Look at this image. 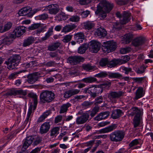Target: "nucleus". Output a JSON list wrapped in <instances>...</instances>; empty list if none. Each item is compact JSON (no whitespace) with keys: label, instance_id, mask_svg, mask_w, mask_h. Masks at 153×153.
Returning a JSON list of instances; mask_svg holds the SVG:
<instances>
[{"label":"nucleus","instance_id":"1","mask_svg":"<svg viewBox=\"0 0 153 153\" xmlns=\"http://www.w3.org/2000/svg\"><path fill=\"white\" fill-rule=\"evenodd\" d=\"M113 7L112 3L103 0L97 5L95 14L98 16L100 19H103L106 17V13L109 12Z\"/></svg>","mask_w":153,"mask_h":153},{"label":"nucleus","instance_id":"16","mask_svg":"<svg viewBox=\"0 0 153 153\" xmlns=\"http://www.w3.org/2000/svg\"><path fill=\"white\" fill-rule=\"evenodd\" d=\"M50 128V124L49 122H45L42 124L40 128L39 133L41 134L47 133Z\"/></svg>","mask_w":153,"mask_h":153},{"label":"nucleus","instance_id":"28","mask_svg":"<svg viewBox=\"0 0 153 153\" xmlns=\"http://www.w3.org/2000/svg\"><path fill=\"white\" fill-rule=\"evenodd\" d=\"M60 45V43L58 42L52 43L48 45L47 49L50 51H55L59 47Z\"/></svg>","mask_w":153,"mask_h":153},{"label":"nucleus","instance_id":"50","mask_svg":"<svg viewBox=\"0 0 153 153\" xmlns=\"http://www.w3.org/2000/svg\"><path fill=\"white\" fill-rule=\"evenodd\" d=\"M80 17L77 15L71 16L69 19L70 22H77L79 21Z\"/></svg>","mask_w":153,"mask_h":153},{"label":"nucleus","instance_id":"61","mask_svg":"<svg viewBox=\"0 0 153 153\" xmlns=\"http://www.w3.org/2000/svg\"><path fill=\"white\" fill-rule=\"evenodd\" d=\"M42 138L39 136H37L35 139L33 145L36 146L39 144L42 141Z\"/></svg>","mask_w":153,"mask_h":153},{"label":"nucleus","instance_id":"45","mask_svg":"<svg viewBox=\"0 0 153 153\" xmlns=\"http://www.w3.org/2000/svg\"><path fill=\"white\" fill-rule=\"evenodd\" d=\"M82 81L85 83H91L97 81V79L94 77H89L82 79Z\"/></svg>","mask_w":153,"mask_h":153},{"label":"nucleus","instance_id":"36","mask_svg":"<svg viewBox=\"0 0 153 153\" xmlns=\"http://www.w3.org/2000/svg\"><path fill=\"white\" fill-rule=\"evenodd\" d=\"M88 47L86 44H84L80 46L78 48L77 52L78 53L82 54L84 53Z\"/></svg>","mask_w":153,"mask_h":153},{"label":"nucleus","instance_id":"24","mask_svg":"<svg viewBox=\"0 0 153 153\" xmlns=\"http://www.w3.org/2000/svg\"><path fill=\"white\" fill-rule=\"evenodd\" d=\"M29 97L32 98L33 101V110H34L37 106L38 103L37 96V95L33 92H30L28 94Z\"/></svg>","mask_w":153,"mask_h":153},{"label":"nucleus","instance_id":"34","mask_svg":"<svg viewBox=\"0 0 153 153\" xmlns=\"http://www.w3.org/2000/svg\"><path fill=\"white\" fill-rule=\"evenodd\" d=\"M133 36L131 33H129L124 35L123 37L124 41L126 44L128 43L132 40Z\"/></svg>","mask_w":153,"mask_h":153},{"label":"nucleus","instance_id":"58","mask_svg":"<svg viewBox=\"0 0 153 153\" xmlns=\"http://www.w3.org/2000/svg\"><path fill=\"white\" fill-rule=\"evenodd\" d=\"M131 51V48L129 47L121 48L120 50V52L121 54H124L128 53Z\"/></svg>","mask_w":153,"mask_h":153},{"label":"nucleus","instance_id":"53","mask_svg":"<svg viewBox=\"0 0 153 153\" xmlns=\"http://www.w3.org/2000/svg\"><path fill=\"white\" fill-rule=\"evenodd\" d=\"M41 25V24L40 23H34L29 27H28V29L29 30H34L40 27Z\"/></svg>","mask_w":153,"mask_h":153},{"label":"nucleus","instance_id":"48","mask_svg":"<svg viewBox=\"0 0 153 153\" xmlns=\"http://www.w3.org/2000/svg\"><path fill=\"white\" fill-rule=\"evenodd\" d=\"M108 62V60L107 58H103L102 59L100 60L99 64L100 66L102 67L105 66L107 65Z\"/></svg>","mask_w":153,"mask_h":153},{"label":"nucleus","instance_id":"20","mask_svg":"<svg viewBox=\"0 0 153 153\" xmlns=\"http://www.w3.org/2000/svg\"><path fill=\"white\" fill-rule=\"evenodd\" d=\"M33 107V105H30L27 114V117L24 122V123L26 125H27L28 126L29 125L31 120Z\"/></svg>","mask_w":153,"mask_h":153},{"label":"nucleus","instance_id":"52","mask_svg":"<svg viewBox=\"0 0 153 153\" xmlns=\"http://www.w3.org/2000/svg\"><path fill=\"white\" fill-rule=\"evenodd\" d=\"M145 77H134L132 79L134 82H136L138 84L142 83V81L145 79Z\"/></svg>","mask_w":153,"mask_h":153},{"label":"nucleus","instance_id":"62","mask_svg":"<svg viewBox=\"0 0 153 153\" xmlns=\"http://www.w3.org/2000/svg\"><path fill=\"white\" fill-rule=\"evenodd\" d=\"M122 71H123L126 74H127L131 72L132 71V69L130 68H127L125 67H122L121 68Z\"/></svg>","mask_w":153,"mask_h":153},{"label":"nucleus","instance_id":"23","mask_svg":"<svg viewBox=\"0 0 153 153\" xmlns=\"http://www.w3.org/2000/svg\"><path fill=\"white\" fill-rule=\"evenodd\" d=\"M116 126L115 124H113L111 125L102 128L99 131L100 133H108L111 132L116 128Z\"/></svg>","mask_w":153,"mask_h":153},{"label":"nucleus","instance_id":"8","mask_svg":"<svg viewBox=\"0 0 153 153\" xmlns=\"http://www.w3.org/2000/svg\"><path fill=\"white\" fill-rule=\"evenodd\" d=\"M124 93L122 91H111L108 94V97L113 102H116L117 99L120 98L124 95Z\"/></svg>","mask_w":153,"mask_h":153},{"label":"nucleus","instance_id":"63","mask_svg":"<svg viewBox=\"0 0 153 153\" xmlns=\"http://www.w3.org/2000/svg\"><path fill=\"white\" fill-rule=\"evenodd\" d=\"M49 55L52 58H55L56 59H59V57L57 52H50L49 53Z\"/></svg>","mask_w":153,"mask_h":153},{"label":"nucleus","instance_id":"19","mask_svg":"<svg viewBox=\"0 0 153 153\" xmlns=\"http://www.w3.org/2000/svg\"><path fill=\"white\" fill-rule=\"evenodd\" d=\"M107 33L105 30L103 28L100 27L95 30L94 35L95 36H98L100 38L106 36Z\"/></svg>","mask_w":153,"mask_h":153},{"label":"nucleus","instance_id":"9","mask_svg":"<svg viewBox=\"0 0 153 153\" xmlns=\"http://www.w3.org/2000/svg\"><path fill=\"white\" fill-rule=\"evenodd\" d=\"M116 16L120 18V23L122 24H125L130 19L131 13L124 12L122 16L120 12H118L116 13Z\"/></svg>","mask_w":153,"mask_h":153},{"label":"nucleus","instance_id":"38","mask_svg":"<svg viewBox=\"0 0 153 153\" xmlns=\"http://www.w3.org/2000/svg\"><path fill=\"white\" fill-rule=\"evenodd\" d=\"M71 106V104L68 102L62 105L61 106L59 113H64L66 112L68 110V108Z\"/></svg>","mask_w":153,"mask_h":153},{"label":"nucleus","instance_id":"49","mask_svg":"<svg viewBox=\"0 0 153 153\" xmlns=\"http://www.w3.org/2000/svg\"><path fill=\"white\" fill-rule=\"evenodd\" d=\"M99 110V107H94L91 111H88L89 112V115L92 117L94 116L98 111Z\"/></svg>","mask_w":153,"mask_h":153},{"label":"nucleus","instance_id":"10","mask_svg":"<svg viewBox=\"0 0 153 153\" xmlns=\"http://www.w3.org/2000/svg\"><path fill=\"white\" fill-rule=\"evenodd\" d=\"M89 112L87 111L83 113L80 116L78 117L76 119V123L77 125L83 124L86 123L89 117Z\"/></svg>","mask_w":153,"mask_h":153},{"label":"nucleus","instance_id":"46","mask_svg":"<svg viewBox=\"0 0 153 153\" xmlns=\"http://www.w3.org/2000/svg\"><path fill=\"white\" fill-rule=\"evenodd\" d=\"M108 77L111 78H118L122 77V75L117 73H110L108 75Z\"/></svg>","mask_w":153,"mask_h":153},{"label":"nucleus","instance_id":"39","mask_svg":"<svg viewBox=\"0 0 153 153\" xmlns=\"http://www.w3.org/2000/svg\"><path fill=\"white\" fill-rule=\"evenodd\" d=\"M95 97L101 94L103 92V88L100 85H95Z\"/></svg>","mask_w":153,"mask_h":153},{"label":"nucleus","instance_id":"35","mask_svg":"<svg viewBox=\"0 0 153 153\" xmlns=\"http://www.w3.org/2000/svg\"><path fill=\"white\" fill-rule=\"evenodd\" d=\"M144 42L143 39L141 37H138L135 39L132 42V45L135 46L141 45Z\"/></svg>","mask_w":153,"mask_h":153},{"label":"nucleus","instance_id":"4","mask_svg":"<svg viewBox=\"0 0 153 153\" xmlns=\"http://www.w3.org/2000/svg\"><path fill=\"white\" fill-rule=\"evenodd\" d=\"M20 58L19 56L15 55L8 59L7 61L5 62L7 65V68L9 70L14 69L18 65Z\"/></svg>","mask_w":153,"mask_h":153},{"label":"nucleus","instance_id":"22","mask_svg":"<svg viewBox=\"0 0 153 153\" xmlns=\"http://www.w3.org/2000/svg\"><path fill=\"white\" fill-rule=\"evenodd\" d=\"M79 92V90L72 89L71 90L65 91L64 94V96L65 98H68L73 95L78 94Z\"/></svg>","mask_w":153,"mask_h":153},{"label":"nucleus","instance_id":"31","mask_svg":"<svg viewBox=\"0 0 153 153\" xmlns=\"http://www.w3.org/2000/svg\"><path fill=\"white\" fill-rule=\"evenodd\" d=\"M76 27V26L75 24L66 25L63 27L62 31L65 33L69 32L75 28Z\"/></svg>","mask_w":153,"mask_h":153},{"label":"nucleus","instance_id":"17","mask_svg":"<svg viewBox=\"0 0 153 153\" xmlns=\"http://www.w3.org/2000/svg\"><path fill=\"white\" fill-rule=\"evenodd\" d=\"M39 74V73L35 72L28 75L27 76V81L30 84L34 83L38 80Z\"/></svg>","mask_w":153,"mask_h":153},{"label":"nucleus","instance_id":"11","mask_svg":"<svg viewBox=\"0 0 153 153\" xmlns=\"http://www.w3.org/2000/svg\"><path fill=\"white\" fill-rule=\"evenodd\" d=\"M84 60L83 57L77 56H69L67 59V62L71 65H76L81 62H83Z\"/></svg>","mask_w":153,"mask_h":153},{"label":"nucleus","instance_id":"59","mask_svg":"<svg viewBox=\"0 0 153 153\" xmlns=\"http://www.w3.org/2000/svg\"><path fill=\"white\" fill-rule=\"evenodd\" d=\"M103 100V97L101 96L97 97L95 100V104L97 105L102 103Z\"/></svg>","mask_w":153,"mask_h":153},{"label":"nucleus","instance_id":"7","mask_svg":"<svg viewBox=\"0 0 153 153\" xmlns=\"http://www.w3.org/2000/svg\"><path fill=\"white\" fill-rule=\"evenodd\" d=\"M129 58L128 56H124L123 59H114L111 61L108 60V67L110 68L114 67L117 65H121L125 64L129 60Z\"/></svg>","mask_w":153,"mask_h":153},{"label":"nucleus","instance_id":"42","mask_svg":"<svg viewBox=\"0 0 153 153\" xmlns=\"http://www.w3.org/2000/svg\"><path fill=\"white\" fill-rule=\"evenodd\" d=\"M82 67L83 69L89 71L90 70H93L95 67V66H91L89 64H83L82 65Z\"/></svg>","mask_w":153,"mask_h":153},{"label":"nucleus","instance_id":"29","mask_svg":"<svg viewBox=\"0 0 153 153\" xmlns=\"http://www.w3.org/2000/svg\"><path fill=\"white\" fill-rule=\"evenodd\" d=\"M109 115L107 112H104L100 113L94 118L95 120L100 121L107 117Z\"/></svg>","mask_w":153,"mask_h":153},{"label":"nucleus","instance_id":"2","mask_svg":"<svg viewBox=\"0 0 153 153\" xmlns=\"http://www.w3.org/2000/svg\"><path fill=\"white\" fill-rule=\"evenodd\" d=\"M129 115H135L133 120V124L134 128L137 127L140 125L141 117L142 111L136 107H133L128 111Z\"/></svg>","mask_w":153,"mask_h":153},{"label":"nucleus","instance_id":"51","mask_svg":"<svg viewBox=\"0 0 153 153\" xmlns=\"http://www.w3.org/2000/svg\"><path fill=\"white\" fill-rule=\"evenodd\" d=\"M12 24L10 22H7L4 26V28L2 31H0L1 33H3L6 31L10 29L12 26Z\"/></svg>","mask_w":153,"mask_h":153},{"label":"nucleus","instance_id":"12","mask_svg":"<svg viewBox=\"0 0 153 153\" xmlns=\"http://www.w3.org/2000/svg\"><path fill=\"white\" fill-rule=\"evenodd\" d=\"M26 28L23 26L18 27L13 30L10 34V37L15 38L16 37H19L22 35L26 31Z\"/></svg>","mask_w":153,"mask_h":153},{"label":"nucleus","instance_id":"41","mask_svg":"<svg viewBox=\"0 0 153 153\" xmlns=\"http://www.w3.org/2000/svg\"><path fill=\"white\" fill-rule=\"evenodd\" d=\"M94 23L91 22L87 21L84 23V26L86 29L91 30L94 27Z\"/></svg>","mask_w":153,"mask_h":153},{"label":"nucleus","instance_id":"18","mask_svg":"<svg viewBox=\"0 0 153 153\" xmlns=\"http://www.w3.org/2000/svg\"><path fill=\"white\" fill-rule=\"evenodd\" d=\"M33 140V137L32 136H29L27 137L23 145L22 150L24 151L31 144Z\"/></svg>","mask_w":153,"mask_h":153},{"label":"nucleus","instance_id":"60","mask_svg":"<svg viewBox=\"0 0 153 153\" xmlns=\"http://www.w3.org/2000/svg\"><path fill=\"white\" fill-rule=\"evenodd\" d=\"M108 75L107 72L104 71L100 72V73L96 74L95 76L98 78H102L105 77Z\"/></svg>","mask_w":153,"mask_h":153},{"label":"nucleus","instance_id":"14","mask_svg":"<svg viewBox=\"0 0 153 153\" xmlns=\"http://www.w3.org/2000/svg\"><path fill=\"white\" fill-rule=\"evenodd\" d=\"M100 43L97 41H91L89 46L90 51L91 52L94 53L97 52L100 49Z\"/></svg>","mask_w":153,"mask_h":153},{"label":"nucleus","instance_id":"21","mask_svg":"<svg viewBox=\"0 0 153 153\" xmlns=\"http://www.w3.org/2000/svg\"><path fill=\"white\" fill-rule=\"evenodd\" d=\"M95 85H92L87 88H85L83 90V92L85 94H89L91 97L95 98Z\"/></svg>","mask_w":153,"mask_h":153},{"label":"nucleus","instance_id":"47","mask_svg":"<svg viewBox=\"0 0 153 153\" xmlns=\"http://www.w3.org/2000/svg\"><path fill=\"white\" fill-rule=\"evenodd\" d=\"M111 84V82L108 81H105L103 82L100 85L102 88H105L107 89H108Z\"/></svg>","mask_w":153,"mask_h":153},{"label":"nucleus","instance_id":"25","mask_svg":"<svg viewBox=\"0 0 153 153\" xmlns=\"http://www.w3.org/2000/svg\"><path fill=\"white\" fill-rule=\"evenodd\" d=\"M123 114V113L121 110L116 109L112 111L111 117L114 119H117L120 117Z\"/></svg>","mask_w":153,"mask_h":153},{"label":"nucleus","instance_id":"3","mask_svg":"<svg viewBox=\"0 0 153 153\" xmlns=\"http://www.w3.org/2000/svg\"><path fill=\"white\" fill-rule=\"evenodd\" d=\"M54 98L55 94L52 91L44 90L40 93V102L42 103H49L52 102Z\"/></svg>","mask_w":153,"mask_h":153},{"label":"nucleus","instance_id":"57","mask_svg":"<svg viewBox=\"0 0 153 153\" xmlns=\"http://www.w3.org/2000/svg\"><path fill=\"white\" fill-rule=\"evenodd\" d=\"M134 0H124L119 1L118 2V4L121 5H125L129 3L132 4V3L133 2Z\"/></svg>","mask_w":153,"mask_h":153},{"label":"nucleus","instance_id":"40","mask_svg":"<svg viewBox=\"0 0 153 153\" xmlns=\"http://www.w3.org/2000/svg\"><path fill=\"white\" fill-rule=\"evenodd\" d=\"M25 71H26L25 70H23L18 72L12 73L8 76V78L9 79H13L16 78L18 75L19 74L22 72H24Z\"/></svg>","mask_w":153,"mask_h":153},{"label":"nucleus","instance_id":"5","mask_svg":"<svg viewBox=\"0 0 153 153\" xmlns=\"http://www.w3.org/2000/svg\"><path fill=\"white\" fill-rule=\"evenodd\" d=\"M125 135V132L122 131L117 130L114 131L109 135V139L112 142H115L121 141Z\"/></svg>","mask_w":153,"mask_h":153},{"label":"nucleus","instance_id":"27","mask_svg":"<svg viewBox=\"0 0 153 153\" xmlns=\"http://www.w3.org/2000/svg\"><path fill=\"white\" fill-rule=\"evenodd\" d=\"M141 140L140 139H135L133 140L129 144V148L131 150H133L134 149H137L138 148H140V146H136L135 147H134V146L137 145L138 144H139L140 143V141Z\"/></svg>","mask_w":153,"mask_h":153},{"label":"nucleus","instance_id":"30","mask_svg":"<svg viewBox=\"0 0 153 153\" xmlns=\"http://www.w3.org/2000/svg\"><path fill=\"white\" fill-rule=\"evenodd\" d=\"M35 40L34 37L32 36L29 37L24 40L22 46L25 47L33 43Z\"/></svg>","mask_w":153,"mask_h":153},{"label":"nucleus","instance_id":"15","mask_svg":"<svg viewBox=\"0 0 153 153\" xmlns=\"http://www.w3.org/2000/svg\"><path fill=\"white\" fill-rule=\"evenodd\" d=\"M49 13L51 14H56L59 11V6L56 4H51L46 7Z\"/></svg>","mask_w":153,"mask_h":153},{"label":"nucleus","instance_id":"6","mask_svg":"<svg viewBox=\"0 0 153 153\" xmlns=\"http://www.w3.org/2000/svg\"><path fill=\"white\" fill-rule=\"evenodd\" d=\"M116 48L115 42L113 41L104 42L102 46V49L104 52L109 53L114 51Z\"/></svg>","mask_w":153,"mask_h":153},{"label":"nucleus","instance_id":"64","mask_svg":"<svg viewBox=\"0 0 153 153\" xmlns=\"http://www.w3.org/2000/svg\"><path fill=\"white\" fill-rule=\"evenodd\" d=\"M146 68L144 66H141L140 68L135 70V72L138 74H141L143 73L145 71Z\"/></svg>","mask_w":153,"mask_h":153},{"label":"nucleus","instance_id":"26","mask_svg":"<svg viewBox=\"0 0 153 153\" xmlns=\"http://www.w3.org/2000/svg\"><path fill=\"white\" fill-rule=\"evenodd\" d=\"M74 37L76 42L79 43L82 42L84 39L85 36L83 33L79 32L75 34Z\"/></svg>","mask_w":153,"mask_h":153},{"label":"nucleus","instance_id":"44","mask_svg":"<svg viewBox=\"0 0 153 153\" xmlns=\"http://www.w3.org/2000/svg\"><path fill=\"white\" fill-rule=\"evenodd\" d=\"M59 128L58 127H55L53 128L51 130L50 136H56L59 133Z\"/></svg>","mask_w":153,"mask_h":153},{"label":"nucleus","instance_id":"33","mask_svg":"<svg viewBox=\"0 0 153 153\" xmlns=\"http://www.w3.org/2000/svg\"><path fill=\"white\" fill-rule=\"evenodd\" d=\"M144 93L143 92V88L141 87H139L136 91L135 93V99L137 100L144 96Z\"/></svg>","mask_w":153,"mask_h":153},{"label":"nucleus","instance_id":"32","mask_svg":"<svg viewBox=\"0 0 153 153\" xmlns=\"http://www.w3.org/2000/svg\"><path fill=\"white\" fill-rule=\"evenodd\" d=\"M31 9L28 7H25L19 10L18 14L20 16H25L30 13Z\"/></svg>","mask_w":153,"mask_h":153},{"label":"nucleus","instance_id":"43","mask_svg":"<svg viewBox=\"0 0 153 153\" xmlns=\"http://www.w3.org/2000/svg\"><path fill=\"white\" fill-rule=\"evenodd\" d=\"M12 38L10 37V35L9 37H6L2 40V43L4 45H9L13 41Z\"/></svg>","mask_w":153,"mask_h":153},{"label":"nucleus","instance_id":"54","mask_svg":"<svg viewBox=\"0 0 153 153\" xmlns=\"http://www.w3.org/2000/svg\"><path fill=\"white\" fill-rule=\"evenodd\" d=\"M48 16L47 14L43 13L37 16V18L40 20H45L48 19Z\"/></svg>","mask_w":153,"mask_h":153},{"label":"nucleus","instance_id":"55","mask_svg":"<svg viewBox=\"0 0 153 153\" xmlns=\"http://www.w3.org/2000/svg\"><path fill=\"white\" fill-rule=\"evenodd\" d=\"M73 35H67L65 36L62 40V41L64 42H68L71 39Z\"/></svg>","mask_w":153,"mask_h":153},{"label":"nucleus","instance_id":"56","mask_svg":"<svg viewBox=\"0 0 153 153\" xmlns=\"http://www.w3.org/2000/svg\"><path fill=\"white\" fill-rule=\"evenodd\" d=\"M95 142L94 140H91L82 143V146H88L91 148Z\"/></svg>","mask_w":153,"mask_h":153},{"label":"nucleus","instance_id":"37","mask_svg":"<svg viewBox=\"0 0 153 153\" xmlns=\"http://www.w3.org/2000/svg\"><path fill=\"white\" fill-rule=\"evenodd\" d=\"M53 27L52 26L49 28L47 32L45 33V36L42 38L41 39L42 40H46L53 34Z\"/></svg>","mask_w":153,"mask_h":153},{"label":"nucleus","instance_id":"13","mask_svg":"<svg viewBox=\"0 0 153 153\" xmlns=\"http://www.w3.org/2000/svg\"><path fill=\"white\" fill-rule=\"evenodd\" d=\"M27 92L26 91H24L22 89H13L7 92L6 93L5 95L15 96L17 95H22L25 96Z\"/></svg>","mask_w":153,"mask_h":153}]
</instances>
